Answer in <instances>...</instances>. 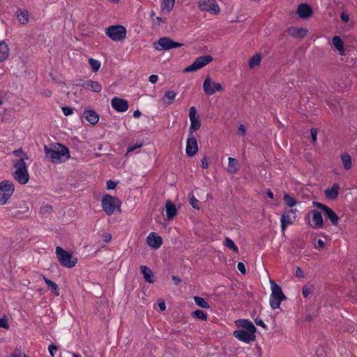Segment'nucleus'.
I'll list each match as a JSON object with an SVG mask.
<instances>
[{
	"instance_id": "c9c22d12",
	"label": "nucleus",
	"mask_w": 357,
	"mask_h": 357,
	"mask_svg": "<svg viewBox=\"0 0 357 357\" xmlns=\"http://www.w3.org/2000/svg\"><path fill=\"white\" fill-rule=\"evenodd\" d=\"M284 202L289 207H293L298 204L296 199L288 194H285L283 197Z\"/></svg>"
},
{
	"instance_id": "4c0bfd02",
	"label": "nucleus",
	"mask_w": 357,
	"mask_h": 357,
	"mask_svg": "<svg viewBox=\"0 0 357 357\" xmlns=\"http://www.w3.org/2000/svg\"><path fill=\"white\" fill-rule=\"evenodd\" d=\"M175 0H163L162 3V10L169 12L174 6Z\"/></svg>"
},
{
	"instance_id": "8fccbe9b",
	"label": "nucleus",
	"mask_w": 357,
	"mask_h": 357,
	"mask_svg": "<svg viewBox=\"0 0 357 357\" xmlns=\"http://www.w3.org/2000/svg\"><path fill=\"white\" fill-rule=\"evenodd\" d=\"M310 135L311 138L313 142H317V130L316 128H311L310 129Z\"/></svg>"
},
{
	"instance_id": "c756f323",
	"label": "nucleus",
	"mask_w": 357,
	"mask_h": 357,
	"mask_svg": "<svg viewBox=\"0 0 357 357\" xmlns=\"http://www.w3.org/2000/svg\"><path fill=\"white\" fill-rule=\"evenodd\" d=\"M142 273L143 274L144 278L146 282L149 283H153L154 280L152 278L153 276V272L152 271L147 267L146 266H142L140 267Z\"/></svg>"
},
{
	"instance_id": "f3484780",
	"label": "nucleus",
	"mask_w": 357,
	"mask_h": 357,
	"mask_svg": "<svg viewBox=\"0 0 357 357\" xmlns=\"http://www.w3.org/2000/svg\"><path fill=\"white\" fill-rule=\"evenodd\" d=\"M112 107L118 112H124L129 107L128 102L126 100L114 97L111 100Z\"/></svg>"
},
{
	"instance_id": "de8ad7c7",
	"label": "nucleus",
	"mask_w": 357,
	"mask_h": 357,
	"mask_svg": "<svg viewBox=\"0 0 357 357\" xmlns=\"http://www.w3.org/2000/svg\"><path fill=\"white\" fill-rule=\"evenodd\" d=\"M57 350H58V347L56 346H55L54 344H50L48 347L49 353L51 355V356H52V357L54 356V352L56 351Z\"/></svg>"
},
{
	"instance_id": "e433bc0d",
	"label": "nucleus",
	"mask_w": 357,
	"mask_h": 357,
	"mask_svg": "<svg viewBox=\"0 0 357 357\" xmlns=\"http://www.w3.org/2000/svg\"><path fill=\"white\" fill-rule=\"evenodd\" d=\"M192 317L202 321L207 319L208 314L202 310H197L192 312Z\"/></svg>"
},
{
	"instance_id": "6e6552de",
	"label": "nucleus",
	"mask_w": 357,
	"mask_h": 357,
	"mask_svg": "<svg viewBox=\"0 0 357 357\" xmlns=\"http://www.w3.org/2000/svg\"><path fill=\"white\" fill-rule=\"evenodd\" d=\"M181 46H183L182 43L174 42L168 37L160 38L157 42L153 43V47L156 50H169Z\"/></svg>"
},
{
	"instance_id": "393cba45",
	"label": "nucleus",
	"mask_w": 357,
	"mask_h": 357,
	"mask_svg": "<svg viewBox=\"0 0 357 357\" xmlns=\"http://www.w3.org/2000/svg\"><path fill=\"white\" fill-rule=\"evenodd\" d=\"M83 116L91 124L95 125L99 121V115L98 113L92 109H86L84 112Z\"/></svg>"
},
{
	"instance_id": "a18cd8bd",
	"label": "nucleus",
	"mask_w": 357,
	"mask_h": 357,
	"mask_svg": "<svg viewBox=\"0 0 357 357\" xmlns=\"http://www.w3.org/2000/svg\"><path fill=\"white\" fill-rule=\"evenodd\" d=\"M13 154H14L15 156H17V157H22V156H23V158H24H24H25V159H27V158H28V157H27L26 154V153H24L22 151V150L21 149H18V150H16V151H13Z\"/></svg>"
},
{
	"instance_id": "f257e3e1",
	"label": "nucleus",
	"mask_w": 357,
	"mask_h": 357,
	"mask_svg": "<svg viewBox=\"0 0 357 357\" xmlns=\"http://www.w3.org/2000/svg\"><path fill=\"white\" fill-rule=\"evenodd\" d=\"M44 151L46 158L50 159L54 163L61 162L62 158H65L64 160L70 158L68 149L61 144H54L53 148L45 146Z\"/></svg>"
},
{
	"instance_id": "f704fd0d",
	"label": "nucleus",
	"mask_w": 357,
	"mask_h": 357,
	"mask_svg": "<svg viewBox=\"0 0 357 357\" xmlns=\"http://www.w3.org/2000/svg\"><path fill=\"white\" fill-rule=\"evenodd\" d=\"M193 298H194L195 303L198 306H199L202 308H205V309L210 308V305H209L208 303L204 298H203L200 296H194Z\"/></svg>"
},
{
	"instance_id": "7c9ffc66",
	"label": "nucleus",
	"mask_w": 357,
	"mask_h": 357,
	"mask_svg": "<svg viewBox=\"0 0 357 357\" xmlns=\"http://www.w3.org/2000/svg\"><path fill=\"white\" fill-rule=\"evenodd\" d=\"M227 172L230 174H236L238 170V162L236 159L229 157Z\"/></svg>"
},
{
	"instance_id": "0e129e2a",
	"label": "nucleus",
	"mask_w": 357,
	"mask_h": 357,
	"mask_svg": "<svg viewBox=\"0 0 357 357\" xmlns=\"http://www.w3.org/2000/svg\"><path fill=\"white\" fill-rule=\"evenodd\" d=\"M172 278L176 284H178L181 282V279L178 276L173 275Z\"/></svg>"
},
{
	"instance_id": "4d7b16f0",
	"label": "nucleus",
	"mask_w": 357,
	"mask_h": 357,
	"mask_svg": "<svg viewBox=\"0 0 357 357\" xmlns=\"http://www.w3.org/2000/svg\"><path fill=\"white\" fill-rule=\"evenodd\" d=\"M9 325L7 319H0V328H8Z\"/></svg>"
},
{
	"instance_id": "3c124183",
	"label": "nucleus",
	"mask_w": 357,
	"mask_h": 357,
	"mask_svg": "<svg viewBox=\"0 0 357 357\" xmlns=\"http://www.w3.org/2000/svg\"><path fill=\"white\" fill-rule=\"evenodd\" d=\"M201 163H202V167L203 169H207L209 166V162L208 161V158L206 156H204L202 160H201Z\"/></svg>"
},
{
	"instance_id": "cd10ccee",
	"label": "nucleus",
	"mask_w": 357,
	"mask_h": 357,
	"mask_svg": "<svg viewBox=\"0 0 357 357\" xmlns=\"http://www.w3.org/2000/svg\"><path fill=\"white\" fill-rule=\"evenodd\" d=\"M17 19L22 24H26L29 22V12L26 9H19L17 11Z\"/></svg>"
},
{
	"instance_id": "4468645a",
	"label": "nucleus",
	"mask_w": 357,
	"mask_h": 357,
	"mask_svg": "<svg viewBox=\"0 0 357 357\" xmlns=\"http://www.w3.org/2000/svg\"><path fill=\"white\" fill-rule=\"evenodd\" d=\"M189 118L191 123L189 128V135H191L193 132L199 130L201 127L200 121L199 120V117L197 116V109L194 106L190 108Z\"/></svg>"
},
{
	"instance_id": "9b49d317",
	"label": "nucleus",
	"mask_w": 357,
	"mask_h": 357,
	"mask_svg": "<svg viewBox=\"0 0 357 357\" xmlns=\"http://www.w3.org/2000/svg\"><path fill=\"white\" fill-rule=\"evenodd\" d=\"M203 90L207 96H212L216 91H222L224 89L221 84L213 82L210 76H207L203 83Z\"/></svg>"
},
{
	"instance_id": "338daca9",
	"label": "nucleus",
	"mask_w": 357,
	"mask_h": 357,
	"mask_svg": "<svg viewBox=\"0 0 357 357\" xmlns=\"http://www.w3.org/2000/svg\"><path fill=\"white\" fill-rule=\"evenodd\" d=\"M142 115V113L139 110H135L133 113V116L135 118H139Z\"/></svg>"
},
{
	"instance_id": "0eeeda50",
	"label": "nucleus",
	"mask_w": 357,
	"mask_h": 357,
	"mask_svg": "<svg viewBox=\"0 0 357 357\" xmlns=\"http://www.w3.org/2000/svg\"><path fill=\"white\" fill-rule=\"evenodd\" d=\"M106 35L114 41H120L126 38V29L123 26H110L105 31Z\"/></svg>"
},
{
	"instance_id": "bf43d9fd",
	"label": "nucleus",
	"mask_w": 357,
	"mask_h": 357,
	"mask_svg": "<svg viewBox=\"0 0 357 357\" xmlns=\"http://www.w3.org/2000/svg\"><path fill=\"white\" fill-rule=\"evenodd\" d=\"M158 80V76L156 75H151L149 77V81L152 84H155Z\"/></svg>"
},
{
	"instance_id": "412c9836",
	"label": "nucleus",
	"mask_w": 357,
	"mask_h": 357,
	"mask_svg": "<svg viewBox=\"0 0 357 357\" xmlns=\"http://www.w3.org/2000/svg\"><path fill=\"white\" fill-rule=\"evenodd\" d=\"M236 324L238 327H241L245 329V331L255 333L257 328L252 321L248 319H238L236 321Z\"/></svg>"
},
{
	"instance_id": "603ef678",
	"label": "nucleus",
	"mask_w": 357,
	"mask_h": 357,
	"mask_svg": "<svg viewBox=\"0 0 357 357\" xmlns=\"http://www.w3.org/2000/svg\"><path fill=\"white\" fill-rule=\"evenodd\" d=\"M340 19L344 22H348L349 21V15L347 12H342L340 15Z\"/></svg>"
},
{
	"instance_id": "1a4fd4ad",
	"label": "nucleus",
	"mask_w": 357,
	"mask_h": 357,
	"mask_svg": "<svg viewBox=\"0 0 357 357\" xmlns=\"http://www.w3.org/2000/svg\"><path fill=\"white\" fill-rule=\"evenodd\" d=\"M297 209H284L280 218L281 230L284 233L287 226L292 225L296 219Z\"/></svg>"
},
{
	"instance_id": "7ed1b4c3",
	"label": "nucleus",
	"mask_w": 357,
	"mask_h": 357,
	"mask_svg": "<svg viewBox=\"0 0 357 357\" xmlns=\"http://www.w3.org/2000/svg\"><path fill=\"white\" fill-rule=\"evenodd\" d=\"M121 204V202L119 198L109 194L104 195L102 198L101 206L108 215H112L116 208L120 209Z\"/></svg>"
},
{
	"instance_id": "20e7f679",
	"label": "nucleus",
	"mask_w": 357,
	"mask_h": 357,
	"mask_svg": "<svg viewBox=\"0 0 357 357\" xmlns=\"http://www.w3.org/2000/svg\"><path fill=\"white\" fill-rule=\"evenodd\" d=\"M56 255L60 264L65 268H73L77 262L76 257H74L71 254L60 246L56 248Z\"/></svg>"
},
{
	"instance_id": "72a5a7b5",
	"label": "nucleus",
	"mask_w": 357,
	"mask_h": 357,
	"mask_svg": "<svg viewBox=\"0 0 357 357\" xmlns=\"http://www.w3.org/2000/svg\"><path fill=\"white\" fill-rule=\"evenodd\" d=\"M341 160L343 164V167L346 170L351 169V158L348 153H342L341 155Z\"/></svg>"
},
{
	"instance_id": "774afa93",
	"label": "nucleus",
	"mask_w": 357,
	"mask_h": 357,
	"mask_svg": "<svg viewBox=\"0 0 357 357\" xmlns=\"http://www.w3.org/2000/svg\"><path fill=\"white\" fill-rule=\"evenodd\" d=\"M52 93L50 90H45L44 92L43 93V95L47 96V97H50L52 96Z\"/></svg>"
},
{
	"instance_id": "a211bd4d",
	"label": "nucleus",
	"mask_w": 357,
	"mask_h": 357,
	"mask_svg": "<svg viewBox=\"0 0 357 357\" xmlns=\"http://www.w3.org/2000/svg\"><path fill=\"white\" fill-rule=\"evenodd\" d=\"M79 86L95 93H99L102 90V85L98 82L91 79L83 82V84H79Z\"/></svg>"
},
{
	"instance_id": "4be33fe9",
	"label": "nucleus",
	"mask_w": 357,
	"mask_h": 357,
	"mask_svg": "<svg viewBox=\"0 0 357 357\" xmlns=\"http://www.w3.org/2000/svg\"><path fill=\"white\" fill-rule=\"evenodd\" d=\"M311 213L312 215V220L313 222V225H311V227L314 229H320L323 227L324 222L321 213L317 210H312Z\"/></svg>"
},
{
	"instance_id": "5fc2aeb1",
	"label": "nucleus",
	"mask_w": 357,
	"mask_h": 357,
	"mask_svg": "<svg viewBox=\"0 0 357 357\" xmlns=\"http://www.w3.org/2000/svg\"><path fill=\"white\" fill-rule=\"evenodd\" d=\"M142 146V143H141L139 144H135V145L130 146L128 148L126 154H128L130 152L135 151L137 148H140Z\"/></svg>"
},
{
	"instance_id": "13d9d810",
	"label": "nucleus",
	"mask_w": 357,
	"mask_h": 357,
	"mask_svg": "<svg viewBox=\"0 0 357 357\" xmlns=\"http://www.w3.org/2000/svg\"><path fill=\"white\" fill-rule=\"evenodd\" d=\"M295 274L297 278H303L304 277V273L300 267H296Z\"/></svg>"
},
{
	"instance_id": "39448f33",
	"label": "nucleus",
	"mask_w": 357,
	"mask_h": 357,
	"mask_svg": "<svg viewBox=\"0 0 357 357\" xmlns=\"http://www.w3.org/2000/svg\"><path fill=\"white\" fill-rule=\"evenodd\" d=\"M271 285L270 305L272 309L275 310L280 307L281 302L286 300L287 297L283 294L281 287L275 282L271 281Z\"/></svg>"
},
{
	"instance_id": "e2e57ef3",
	"label": "nucleus",
	"mask_w": 357,
	"mask_h": 357,
	"mask_svg": "<svg viewBox=\"0 0 357 357\" xmlns=\"http://www.w3.org/2000/svg\"><path fill=\"white\" fill-rule=\"evenodd\" d=\"M238 133L241 134V135H245V132H246V128H245V126L241 125L238 127Z\"/></svg>"
},
{
	"instance_id": "09e8293b",
	"label": "nucleus",
	"mask_w": 357,
	"mask_h": 357,
	"mask_svg": "<svg viewBox=\"0 0 357 357\" xmlns=\"http://www.w3.org/2000/svg\"><path fill=\"white\" fill-rule=\"evenodd\" d=\"M52 211V206L49 205L44 206L40 208V213L42 214L50 213Z\"/></svg>"
},
{
	"instance_id": "ea45409f",
	"label": "nucleus",
	"mask_w": 357,
	"mask_h": 357,
	"mask_svg": "<svg viewBox=\"0 0 357 357\" xmlns=\"http://www.w3.org/2000/svg\"><path fill=\"white\" fill-rule=\"evenodd\" d=\"M89 63L93 72L96 73L100 68V62L93 58L89 59Z\"/></svg>"
},
{
	"instance_id": "6e6d98bb",
	"label": "nucleus",
	"mask_w": 357,
	"mask_h": 357,
	"mask_svg": "<svg viewBox=\"0 0 357 357\" xmlns=\"http://www.w3.org/2000/svg\"><path fill=\"white\" fill-rule=\"evenodd\" d=\"M255 322L257 325L264 328V329L267 328V326L264 324V322L259 318H257L255 319Z\"/></svg>"
},
{
	"instance_id": "423d86ee",
	"label": "nucleus",
	"mask_w": 357,
	"mask_h": 357,
	"mask_svg": "<svg viewBox=\"0 0 357 357\" xmlns=\"http://www.w3.org/2000/svg\"><path fill=\"white\" fill-rule=\"evenodd\" d=\"M15 190L11 181L4 180L0 183V204L4 205L13 195Z\"/></svg>"
},
{
	"instance_id": "58836bf2",
	"label": "nucleus",
	"mask_w": 357,
	"mask_h": 357,
	"mask_svg": "<svg viewBox=\"0 0 357 357\" xmlns=\"http://www.w3.org/2000/svg\"><path fill=\"white\" fill-rule=\"evenodd\" d=\"M261 58L259 54H255L251 57L249 61V67L252 68L257 66H259L261 62Z\"/></svg>"
},
{
	"instance_id": "c03bdc74",
	"label": "nucleus",
	"mask_w": 357,
	"mask_h": 357,
	"mask_svg": "<svg viewBox=\"0 0 357 357\" xmlns=\"http://www.w3.org/2000/svg\"><path fill=\"white\" fill-rule=\"evenodd\" d=\"M61 109L65 116H69L73 113V109L70 107L64 106Z\"/></svg>"
},
{
	"instance_id": "37998d69",
	"label": "nucleus",
	"mask_w": 357,
	"mask_h": 357,
	"mask_svg": "<svg viewBox=\"0 0 357 357\" xmlns=\"http://www.w3.org/2000/svg\"><path fill=\"white\" fill-rule=\"evenodd\" d=\"M188 198H189V202H190V204H191V206L194 208L198 209L199 208L198 200L195 197L193 193H189Z\"/></svg>"
},
{
	"instance_id": "bb28decb",
	"label": "nucleus",
	"mask_w": 357,
	"mask_h": 357,
	"mask_svg": "<svg viewBox=\"0 0 357 357\" xmlns=\"http://www.w3.org/2000/svg\"><path fill=\"white\" fill-rule=\"evenodd\" d=\"M333 45L339 52L340 54L344 55L345 50L344 47V43L340 36H335L332 39Z\"/></svg>"
},
{
	"instance_id": "052dcab7",
	"label": "nucleus",
	"mask_w": 357,
	"mask_h": 357,
	"mask_svg": "<svg viewBox=\"0 0 357 357\" xmlns=\"http://www.w3.org/2000/svg\"><path fill=\"white\" fill-rule=\"evenodd\" d=\"M112 239V235L109 233L105 234L102 236V240L105 243H109Z\"/></svg>"
},
{
	"instance_id": "473e14b6",
	"label": "nucleus",
	"mask_w": 357,
	"mask_h": 357,
	"mask_svg": "<svg viewBox=\"0 0 357 357\" xmlns=\"http://www.w3.org/2000/svg\"><path fill=\"white\" fill-rule=\"evenodd\" d=\"M44 281L45 284L47 285L48 288L54 294L55 296L59 295V289L58 285L49 278L43 276Z\"/></svg>"
},
{
	"instance_id": "864d4df0",
	"label": "nucleus",
	"mask_w": 357,
	"mask_h": 357,
	"mask_svg": "<svg viewBox=\"0 0 357 357\" xmlns=\"http://www.w3.org/2000/svg\"><path fill=\"white\" fill-rule=\"evenodd\" d=\"M107 190H113L116 188V183L112 180H109L107 181Z\"/></svg>"
},
{
	"instance_id": "79ce46f5",
	"label": "nucleus",
	"mask_w": 357,
	"mask_h": 357,
	"mask_svg": "<svg viewBox=\"0 0 357 357\" xmlns=\"http://www.w3.org/2000/svg\"><path fill=\"white\" fill-rule=\"evenodd\" d=\"M314 291V286L312 284L305 285L302 289V294L305 298H307Z\"/></svg>"
},
{
	"instance_id": "b1692460",
	"label": "nucleus",
	"mask_w": 357,
	"mask_h": 357,
	"mask_svg": "<svg viewBox=\"0 0 357 357\" xmlns=\"http://www.w3.org/2000/svg\"><path fill=\"white\" fill-rule=\"evenodd\" d=\"M287 33L292 37L303 38L306 36L307 30L304 28L290 27L287 30Z\"/></svg>"
},
{
	"instance_id": "f03ea898",
	"label": "nucleus",
	"mask_w": 357,
	"mask_h": 357,
	"mask_svg": "<svg viewBox=\"0 0 357 357\" xmlns=\"http://www.w3.org/2000/svg\"><path fill=\"white\" fill-rule=\"evenodd\" d=\"M13 167L16 169L13 173V178L20 184L24 185L27 183L29 179V175L24 158L14 160Z\"/></svg>"
},
{
	"instance_id": "c85d7f7f",
	"label": "nucleus",
	"mask_w": 357,
	"mask_h": 357,
	"mask_svg": "<svg viewBox=\"0 0 357 357\" xmlns=\"http://www.w3.org/2000/svg\"><path fill=\"white\" fill-rule=\"evenodd\" d=\"M176 96V93L174 91H168L165 92L162 101L165 106L170 105L172 102L174 98Z\"/></svg>"
},
{
	"instance_id": "2eb2a0df",
	"label": "nucleus",
	"mask_w": 357,
	"mask_h": 357,
	"mask_svg": "<svg viewBox=\"0 0 357 357\" xmlns=\"http://www.w3.org/2000/svg\"><path fill=\"white\" fill-rule=\"evenodd\" d=\"M233 335L236 339L245 343H249L250 342L255 341L256 339L255 334L248 331H245L243 329H238L234 331Z\"/></svg>"
},
{
	"instance_id": "5701e85b",
	"label": "nucleus",
	"mask_w": 357,
	"mask_h": 357,
	"mask_svg": "<svg viewBox=\"0 0 357 357\" xmlns=\"http://www.w3.org/2000/svg\"><path fill=\"white\" fill-rule=\"evenodd\" d=\"M339 190V184L334 183L331 188H327L324 190V195L328 199L334 200L338 197Z\"/></svg>"
},
{
	"instance_id": "6ab92c4d",
	"label": "nucleus",
	"mask_w": 357,
	"mask_h": 357,
	"mask_svg": "<svg viewBox=\"0 0 357 357\" xmlns=\"http://www.w3.org/2000/svg\"><path fill=\"white\" fill-rule=\"evenodd\" d=\"M147 244L154 248H159L162 244V239L160 236L156 235L155 233H151L146 238Z\"/></svg>"
},
{
	"instance_id": "69168bd1",
	"label": "nucleus",
	"mask_w": 357,
	"mask_h": 357,
	"mask_svg": "<svg viewBox=\"0 0 357 357\" xmlns=\"http://www.w3.org/2000/svg\"><path fill=\"white\" fill-rule=\"evenodd\" d=\"M317 245H318L319 248H323L324 247V245H325V243L321 239H319L317 241Z\"/></svg>"
},
{
	"instance_id": "f8f14e48",
	"label": "nucleus",
	"mask_w": 357,
	"mask_h": 357,
	"mask_svg": "<svg viewBox=\"0 0 357 357\" xmlns=\"http://www.w3.org/2000/svg\"><path fill=\"white\" fill-rule=\"evenodd\" d=\"M312 205L322 210L326 218L330 220L333 225L336 226L338 225L340 218L331 208L318 202H313Z\"/></svg>"
},
{
	"instance_id": "9d476101",
	"label": "nucleus",
	"mask_w": 357,
	"mask_h": 357,
	"mask_svg": "<svg viewBox=\"0 0 357 357\" xmlns=\"http://www.w3.org/2000/svg\"><path fill=\"white\" fill-rule=\"evenodd\" d=\"M213 59L211 55L200 56L197 57L191 65L186 67L184 69V71L185 72L197 71V70L202 68L205 66H206L210 62H211L213 61Z\"/></svg>"
},
{
	"instance_id": "49530a36",
	"label": "nucleus",
	"mask_w": 357,
	"mask_h": 357,
	"mask_svg": "<svg viewBox=\"0 0 357 357\" xmlns=\"http://www.w3.org/2000/svg\"><path fill=\"white\" fill-rule=\"evenodd\" d=\"M237 268L242 274L244 275L246 273L245 266L243 262H238L237 264Z\"/></svg>"
},
{
	"instance_id": "680f3d73",
	"label": "nucleus",
	"mask_w": 357,
	"mask_h": 357,
	"mask_svg": "<svg viewBox=\"0 0 357 357\" xmlns=\"http://www.w3.org/2000/svg\"><path fill=\"white\" fill-rule=\"evenodd\" d=\"M158 307L161 311H164L166 309L165 303L163 300L158 301Z\"/></svg>"
},
{
	"instance_id": "aec40b11",
	"label": "nucleus",
	"mask_w": 357,
	"mask_h": 357,
	"mask_svg": "<svg viewBox=\"0 0 357 357\" xmlns=\"http://www.w3.org/2000/svg\"><path fill=\"white\" fill-rule=\"evenodd\" d=\"M297 14L301 18L307 19L312 16V9L307 3H301L298 6Z\"/></svg>"
},
{
	"instance_id": "2f4dec72",
	"label": "nucleus",
	"mask_w": 357,
	"mask_h": 357,
	"mask_svg": "<svg viewBox=\"0 0 357 357\" xmlns=\"http://www.w3.org/2000/svg\"><path fill=\"white\" fill-rule=\"evenodd\" d=\"M9 54V48L8 45L4 42H0V61H5Z\"/></svg>"
},
{
	"instance_id": "a19ab883",
	"label": "nucleus",
	"mask_w": 357,
	"mask_h": 357,
	"mask_svg": "<svg viewBox=\"0 0 357 357\" xmlns=\"http://www.w3.org/2000/svg\"><path fill=\"white\" fill-rule=\"evenodd\" d=\"M224 245L226 247H227L228 248H229L230 250H231L232 251H234V252H238V247L235 245V243H234L232 239L229 238V237H227L225 238V241Z\"/></svg>"
},
{
	"instance_id": "a878e982",
	"label": "nucleus",
	"mask_w": 357,
	"mask_h": 357,
	"mask_svg": "<svg viewBox=\"0 0 357 357\" xmlns=\"http://www.w3.org/2000/svg\"><path fill=\"white\" fill-rule=\"evenodd\" d=\"M166 213L168 219L171 220L177 214L175 204L170 200H167L165 205Z\"/></svg>"
},
{
	"instance_id": "ddd939ff",
	"label": "nucleus",
	"mask_w": 357,
	"mask_h": 357,
	"mask_svg": "<svg viewBox=\"0 0 357 357\" xmlns=\"http://www.w3.org/2000/svg\"><path fill=\"white\" fill-rule=\"evenodd\" d=\"M199 7L202 10L207 11L212 15H217L220 8L215 0H199Z\"/></svg>"
},
{
	"instance_id": "dca6fc26",
	"label": "nucleus",
	"mask_w": 357,
	"mask_h": 357,
	"mask_svg": "<svg viewBox=\"0 0 357 357\" xmlns=\"http://www.w3.org/2000/svg\"><path fill=\"white\" fill-rule=\"evenodd\" d=\"M198 151L197 141L193 135H189L187 140L185 153L189 157L194 156Z\"/></svg>"
}]
</instances>
